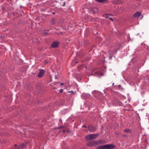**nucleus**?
I'll list each match as a JSON object with an SVG mask.
<instances>
[{"label":"nucleus","instance_id":"nucleus-1","mask_svg":"<svg viewBox=\"0 0 149 149\" xmlns=\"http://www.w3.org/2000/svg\"><path fill=\"white\" fill-rule=\"evenodd\" d=\"M116 146L113 144H108L98 147L96 149H114Z\"/></svg>","mask_w":149,"mask_h":149},{"label":"nucleus","instance_id":"nucleus-2","mask_svg":"<svg viewBox=\"0 0 149 149\" xmlns=\"http://www.w3.org/2000/svg\"><path fill=\"white\" fill-rule=\"evenodd\" d=\"M60 42L58 41H53L50 47L51 48H56L59 46Z\"/></svg>","mask_w":149,"mask_h":149},{"label":"nucleus","instance_id":"nucleus-3","mask_svg":"<svg viewBox=\"0 0 149 149\" xmlns=\"http://www.w3.org/2000/svg\"><path fill=\"white\" fill-rule=\"evenodd\" d=\"M88 129L91 132L95 131L97 130V127L95 125H89Z\"/></svg>","mask_w":149,"mask_h":149},{"label":"nucleus","instance_id":"nucleus-4","mask_svg":"<svg viewBox=\"0 0 149 149\" xmlns=\"http://www.w3.org/2000/svg\"><path fill=\"white\" fill-rule=\"evenodd\" d=\"M97 145V143L96 142V140H94L88 142L86 145L88 147H92L93 146H95Z\"/></svg>","mask_w":149,"mask_h":149},{"label":"nucleus","instance_id":"nucleus-5","mask_svg":"<svg viewBox=\"0 0 149 149\" xmlns=\"http://www.w3.org/2000/svg\"><path fill=\"white\" fill-rule=\"evenodd\" d=\"M45 70L43 69H41L38 75V77L39 78H41L45 74Z\"/></svg>","mask_w":149,"mask_h":149},{"label":"nucleus","instance_id":"nucleus-6","mask_svg":"<svg viewBox=\"0 0 149 149\" xmlns=\"http://www.w3.org/2000/svg\"><path fill=\"white\" fill-rule=\"evenodd\" d=\"M27 143L28 142L27 141H25L20 146H19L20 149L24 148L27 147Z\"/></svg>","mask_w":149,"mask_h":149},{"label":"nucleus","instance_id":"nucleus-7","mask_svg":"<svg viewBox=\"0 0 149 149\" xmlns=\"http://www.w3.org/2000/svg\"><path fill=\"white\" fill-rule=\"evenodd\" d=\"M85 53L83 51H81L79 52L78 53L77 55L79 56L80 57H82L85 56Z\"/></svg>","mask_w":149,"mask_h":149},{"label":"nucleus","instance_id":"nucleus-8","mask_svg":"<svg viewBox=\"0 0 149 149\" xmlns=\"http://www.w3.org/2000/svg\"><path fill=\"white\" fill-rule=\"evenodd\" d=\"M141 13L140 12H137L135 13L134 15L133 16L134 17H137L139 18L140 16H141Z\"/></svg>","mask_w":149,"mask_h":149},{"label":"nucleus","instance_id":"nucleus-9","mask_svg":"<svg viewBox=\"0 0 149 149\" xmlns=\"http://www.w3.org/2000/svg\"><path fill=\"white\" fill-rule=\"evenodd\" d=\"M111 14H105L104 15V17L106 18H109V19L110 20H111L112 21H113V18L111 17H109V15H111Z\"/></svg>","mask_w":149,"mask_h":149},{"label":"nucleus","instance_id":"nucleus-10","mask_svg":"<svg viewBox=\"0 0 149 149\" xmlns=\"http://www.w3.org/2000/svg\"><path fill=\"white\" fill-rule=\"evenodd\" d=\"M99 10L98 9L96 8H94L92 9L91 10V12L92 13H97Z\"/></svg>","mask_w":149,"mask_h":149},{"label":"nucleus","instance_id":"nucleus-11","mask_svg":"<svg viewBox=\"0 0 149 149\" xmlns=\"http://www.w3.org/2000/svg\"><path fill=\"white\" fill-rule=\"evenodd\" d=\"M114 101H115L116 103L119 106L122 105V102L120 101L118 99L116 98L114 100Z\"/></svg>","mask_w":149,"mask_h":149},{"label":"nucleus","instance_id":"nucleus-12","mask_svg":"<svg viewBox=\"0 0 149 149\" xmlns=\"http://www.w3.org/2000/svg\"><path fill=\"white\" fill-rule=\"evenodd\" d=\"M49 31V30H45L42 32V35L44 36H47L48 34Z\"/></svg>","mask_w":149,"mask_h":149},{"label":"nucleus","instance_id":"nucleus-13","mask_svg":"<svg viewBox=\"0 0 149 149\" xmlns=\"http://www.w3.org/2000/svg\"><path fill=\"white\" fill-rule=\"evenodd\" d=\"M114 47L115 48L119 50L121 47V45L120 43H116L114 44Z\"/></svg>","mask_w":149,"mask_h":149},{"label":"nucleus","instance_id":"nucleus-14","mask_svg":"<svg viewBox=\"0 0 149 149\" xmlns=\"http://www.w3.org/2000/svg\"><path fill=\"white\" fill-rule=\"evenodd\" d=\"M97 2L103 3H108V0H95Z\"/></svg>","mask_w":149,"mask_h":149},{"label":"nucleus","instance_id":"nucleus-15","mask_svg":"<svg viewBox=\"0 0 149 149\" xmlns=\"http://www.w3.org/2000/svg\"><path fill=\"white\" fill-rule=\"evenodd\" d=\"M85 138L86 140L87 141H90L92 140L91 134H90L86 136L85 137Z\"/></svg>","mask_w":149,"mask_h":149},{"label":"nucleus","instance_id":"nucleus-16","mask_svg":"<svg viewBox=\"0 0 149 149\" xmlns=\"http://www.w3.org/2000/svg\"><path fill=\"white\" fill-rule=\"evenodd\" d=\"M56 19L54 18H53L50 21V22L52 25H54L56 23Z\"/></svg>","mask_w":149,"mask_h":149},{"label":"nucleus","instance_id":"nucleus-17","mask_svg":"<svg viewBox=\"0 0 149 149\" xmlns=\"http://www.w3.org/2000/svg\"><path fill=\"white\" fill-rule=\"evenodd\" d=\"M121 1L120 0H114L112 1V3L115 4H119L121 3Z\"/></svg>","mask_w":149,"mask_h":149},{"label":"nucleus","instance_id":"nucleus-18","mask_svg":"<svg viewBox=\"0 0 149 149\" xmlns=\"http://www.w3.org/2000/svg\"><path fill=\"white\" fill-rule=\"evenodd\" d=\"M99 135V134H91L92 140L96 139Z\"/></svg>","mask_w":149,"mask_h":149},{"label":"nucleus","instance_id":"nucleus-19","mask_svg":"<svg viewBox=\"0 0 149 149\" xmlns=\"http://www.w3.org/2000/svg\"><path fill=\"white\" fill-rule=\"evenodd\" d=\"M84 45L86 46H88L90 44L89 41L87 40H84Z\"/></svg>","mask_w":149,"mask_h":149},{"label":"nucleus","instance_id":"nucleus-20","mask_svg":"<svg viewBox=\"0 0 149 149\" xmlns=\"http://www.w3.org/2000/svg\"><path fill=\"white\" fill-rule=\"evenodd\" d=\"M124 132L127 133H130L131 132V130L129 128L126 129L124 130Z\"/></svg>","mask_w":149,"mask_h":149},{"label":"nucleus","instance_id":"nucleus-21","mask_svg":"<svg viewBox=\"0 0 149 149\" xmlns=\"http://www.w3.org/2000/svg\"><path fill=\"white\" fill-rule=\"evenodd\" d=\"M122 136L123 137H125L126 138H127L128 137H133L134 135H133L132 134H131L130 135H129V136H128L127 135L125 134H123L122 135Z\"/></svg>","mask_w":149,"mask_h":149},{"label":"nucleus","instance_id":"nucleus-22","mask_svg":"<svg viewBox=\"0 0 149 149\" xmlns=\"http://www.w3.org/2000/svg\"><path fill=\"white\" fill-rule=\"evenodd\" d=\"M104 140L103 139H100L99 140L96 141V142L97 143V145L99 143H103Z\"/></svg>","mask_w":149,"mask_h":149},{"label":"nucleus","instance_id":"nucleus-23","mask_svg":"<svg viewBox=\"0 0 149 149\" xmlns=\"http://www.w3.org/2000/svg\"><path fill=\"white\" fill-rule=\"evenodd\" d=\"M109 54L110 55V56H109V59H111L112 58L113 56V53L112 52H109Z\"/></svg>","mask_w":149,"mask_h":149},{"label":"nucleus","instance_id":"nucleus-24","mask_svg":"<svg viewBox=\"0 0 149 149\" xmlns=\"http://www.w3.org/2000/svg\"><path fill=\"white\" fill-rule=\"evenodd\" d=\"M64 128V126H61L58 127H55L54 129H62Z\"/></svg>","mask_w":149,"mask_h":149},{"label":"nucleus","instance_id":"nucleus-25","mask_svg":"<svg viewBox=\"0 0 149 149\" xmlns=\"http://www.w3.org/2000/svg\"><path fill=\"white\" fill-rule=\"evenodd\" d=\"M68 93H70V95H74V92L72 91H68Z\"/></svg>","mask_w":149,"mask_h":149},{"label":"nucleus","instance_id":"nucleus-26","mask_svg":"<svg viewBox=\"0 0 149 149\" xmlns=\"http://www.w3.org/2000/svg\"><path fill=\"white\" fill-rule=\"evenodd\" d=\"M118 50L117 49L115 48V49H113V51L112 52L113 53H116L117 52V51Z\"/></svg>","mask_w":149,"mask_h":149},{"label":"nucleus","instance_id":"nucleus-27","mask_svg":"<svg viewBox=\"0 0 149 149\" xmlns=\"http://www.w3.org/2000/svg\"><path fill=\"white\" fill-rule=\"evenodd\" d=\"M36 42L37 44H39L40 43V41L38 39L36 38Z\"/></svg>","mask_w":149,"mask_h":149},{"label":"nucleus","instance_id":"nucleus-28","mask_svg":"<svg viewBox=\"0 0 149 149\" xmlns=\"http://www.w3.org/2000/svg\"><path fill=\"white\" fill-rule=\"evenodd\" d=\"M90 60L89 58L88 57H87L86 58H85V59H84V61H89Z\"/></svg>","mask_w":149,"mask_h":149},{"label":"nucleus","instance_id":"nucleus-29","mask_svg":"<svg viewBox=\"0 0 149 149\" xmlns=\"http://www.w3.org/2000/svg\"><path fill=\"white\" fill-rule=\"evenodd\" d=\"M84 64H82V65H81L80 66H78V68L79 69H81V67H84Z\"/></svg>","mask_w":149,"mask_h":149},{"label":"nucleus","instance_id":"nucleus-30","mask_svg":"<svg viewBox=\"0 0 149 149\" xmlns=\"http://www.w3.org/2000/svg\"><path fill=\"white\" fill-rule=\"evenodd\" d=\"M49 61L48 60H46L44 61V63L45 64H47L49 63Z\"/></svg>","mask_w":149,"mask_h":149},{"label":"nucleus","instance_id":"nucleus-31","mask_svg":"<svg viewBox=\"0 0 149 149\" xmlns=\"http://www.w3.org/2000/svg\"><path fill=\"white\" fill-rule=\"evenodd\" d=\"M10 149H20L19 146L18 147L14 148V147H12Z\"/></svg>","mask_w":149,"mask_h":149},{"label":"nucleus","instance_id":"nucleus-32","mask_svg":"<svg viewBox=\"0 0 149 149\" xmlns=\"http://www.w3.org/2000/svg\"><path fill=\"white\" fill-rule=\"evenodd\" d=\"M118 88H119V90H121L123 89V88L121 87V86L120 85H119L118 86Z\"/></svg>","mask_w":149,"mask_h":149},{"label":"nucleus","instance_id":"nucleus-33","mask_svg":"<svg viewBox=\"0 0 149 149\" xmlns=\"http://www.w3.org/2000/svg\"><path fill=\"white\" fill-rule=\"evenodd\" d=\"M47 3L49 6H51V5L52 4V3H50L49 1H47Z\"/></svg>","mask_w":149,"mask_h":149},{"label":"nucleus","instance_id":"nucleus-34","mask_svg":"<svg viewBox=\"0 0 149 149\" xmlns=\"http://www.w3.org/2000/svg\"><path fill=\"white\" fill-rule=\"evenodd\" d=\"M66 132H67L68 133H70L71 132V131L70 130H66Z\"/></svg>","mask_w":149,"mask_h":149},{"label":"nucleus","instance_id":"nucleus-35","mask_svg":"<svg viewBox=\"0 0 149 149\" xmlns=\"http://www.w3.org/2000/svg\"><path fill=\"white\" fill-rule=\"evenodd\" d=\"M63 91V89H60L59 90V92L60 93H62Z\"/></svg>","mask_w":149,"mask_h":149},{"label":"nucleus","instance_id":"nucleus-36","mask_svg":"<svg viewBox=\"0 0 149 149\" xmlns=\"http://www.w3.org/2000/svg\"><path fill=\"white\" fill-rule=\"evenodd\" d=\"M135 60H136V59H135V58H133L132 59V62H133L134 63L135 62Z\"/></svg>","mask_w":149,"mask_h":149},{"label":"nucleus","instance_id":"nucleus-37","mask_svg":"<svg viewBox=\"0 0 149 149\" xmlns=\"http://www.w3.org/2000/svg\"><path fill=\"white\" fill-rule=\"evenodd\" d=\"M95 74H100V72L98 71H97L95 72Z\"/></svg>","mask_w":149,"mask_h":149},{"label":"nucleus","instance_id":"nucleus-38","mask_svg":"<svg viewBox=\"0 0 149 149\" xmlns=\"http://www.w3.org/2000/svg\"><path fill=\"white\" fill-rule=\"evenodd\" d=\"M62 132L63 133H64L66 132V130H63L62 131H60V132Z\"/></svg>","mask_w":149,"mask_h":149},{"label":"nucleus","instance_id":"nucleus-39","mask_svg":"<svg viewBox=\"0 0 149 149\" xmlns=\"http://www.w3.org/2000/svg\"><path fill=\"white\" fill-rule=\"evenodd\" d=\"M54 10L53 9L50 10H48V11H49L51 13H52V11Z\"/></svg>","mask_w":149,"mask_h":149},{"label":"nucleus","instance_id":"nucleus-40","mask_svg":"<svg viewBox=\"0 0 149 149\" xmlns=\"http://www.w3.org/2000/svg\"><path fill=\"white\" fill-rule=\"evenodd\" d=\"M96 69H93L92 70V72H95V71L96 70Z\"/></svg>","mask_w":149,"mask_h":149},{"label":"nucleus","instance_id":"nucleus-41","mask_svg":"<svg viewBox=\"0 0 149 149\" xmlns=\"http://www.w3.org/2000/svg\"><path fill=\"white\" fill-rule=\"evenodd\" d=\"M18 146H17V145L16 144H15L14 145V147L16 148V147H18Z\"/></svg>","mask_w":149,"mask_h":149},{"label":"nucleus","instance_id":"nucleus-42","mask_svg":"<svg viewBox=\"0 0 149 149\" xmlns=\"http://www.w3.org/2000/svg\"><path fill=\"white\" fill-rule=\"evenodd\" d=\"M82 128H83V127L87 128V127L86 126L84 125L82 126Z\"/></svg>","mask_w":149,"mask_h":149},{"label":"nucleus","instance_id":"nucleus-43","mask_svg":"<svg viewBox=\"0 0 149 149\" xmlns=\"http://www.w3.org/2000/svg\"><path fill=\"white\" fill-rule=\"evenodd\" d=\"M95 75L94 74H93V73H92L90 75H89V76H90L91 75Z\"/></svg>","mask_w":149,"mask_h":149},{"label":"nucleus","instance_id":"nucleus-44","mask_svg":"<svg viewBox=\"0 0 149 149\" xmlns=\"http://www.w3.org/2000/svg\"><path fill=\"white\" fill-rule=\"evenodd\" d=\"M65 2H64L63 3V4L62 5V6H64L65 5Z\"/></svg>","mask_w":149,"mask_h":149},{"label":"nucleus","instance_id":"nucleus-45","mask_svg":"<svg viewBox=\"0 0 149 149\" xmlns=\"http://www.w3.org/2000/svg\"><path fill=\"white\" fill-rule=\"evenodd\" d=\"M64 85V83H62L60 84V85L61 86L63 85Z\"/></svg>","mask_w":149,"mask_h":149},{"label":"nucleus","instance_id":"nucleus-46","mask_svg":"<svg viewBox=\"0 0 149 149\" xmlns=\"http://www.w3.org/2000/svg\"><path fill=\"white\" fill-rule=\"evenodd\" d=\"M55 12H52V14L53 15H54L55 14Z\"/></svg>","mask_w":149,"mask_h":149},{"label":"nucleus","instance_id":"nucleus-47","mask_svg":"<svg viewBox=\"0 0 149 149\" xmlns=\"http://www.w3.org/2000/svg\"><path fill=\"white\" fill-rule=\"evenodd\" d=\"M69 27H70V28H72V26H70V25H69Z\"/></svg>","mask_w":149,"mask_h":149},{"label":"nucleus","instance_id":"nucleus-48","mask_svg":"<svg viewBox=\"0 0 149 149\" xmlns=\"http://www.w3.org/2000/svg\"><path fill=\"white\" fill-rule=\"evenodd\" d=\"M85 95V94H83L82 95V96H84Z\"/></svg>","mask_w":149,"mask_h":149},{"label":"nucleus","instance_id":"nucleus-49","mask_svg":"<svg viewBox=\"0 0 149 149\" xmlns=\"http://www.w3.org/2000/svg\"><path fill=\"white\" fill-rule=\"evenodd\" d=\"M123 34V33H120V35H122Z\"/></svg>","mask_w":149,"mask_h":149},{"label":"nucleus","instance_id":"nucleus-50","mask_svg":"<svg viewBox=\"0 0 149 149\" xmlns=\"http://www.w3.org/2000/svg\"><path fill=\"white\" fill-rule=\"evenodd\" d=\"M143 17V15H142V17H141V18Z\"/></svg>","mask_w":149,"mask_h":149},{"label":"nucleus","instance_id":"nucleus-51","mask_svg":"<svg viewBox=\"0 0 149 149\" xmlns=\"http://www.w3.org/2000/svg\"><path fill=\"white\" fill-rule=\"evenodd\" d=\"M78 63V62H77H77H76V63Z\"/></svg>","mask_w":149,"mask_h":149},{"label":"nucleus","instance_id":"nucleus-52","mask_svg":"<svg viewBox=\"0 0 149 149\" xmlns=\"http://www.w3.org/2000/svg\"><path fill=\"white\" fill-rule=\"evenodd\" d=\"M114 84V83H113V84H112V85H113Z\"/></svg>","mask_w":149,"mask_h":149},{"label":"nucleus","instance_id":"nucleus-53","mask_svg":"<svg viewBox=\"0 0 149 149\" xmlns=\"http://www.w3.org/2000/svg\"><path fill=\"white\" fill-rule=\"evenodd\" d=\"M86 68H87V67H86Z\"/></svg>","mask_w":149,"mask_h":149},{"label":"nucleus","instance_id":"nucleus-54","mask_svg":"<svg viewBox=\"0 0 149 149\" xmlns=\"http://www.w3.org/2000/svg\"><path fill=\"white\" fill-rule=\"evenodd\" d=\"M96 34H98V32H97V33H96Z\"/></svg>","mask_w":149,"mask_h":149},{"label":"nucleus","instance_id":"nucleus-55","mask_svg":"<svg viewBox=\"0 0 149 149\" xmlns=\"http://www.w3.org/2000/svg\"><path fill=\"white\" fill-rule=\"evenodd\" d=\"M55 78L56 79V77H55Z\"/></svg>","mask_w":149,"mask_h":149}]
</instances>
